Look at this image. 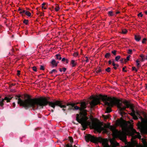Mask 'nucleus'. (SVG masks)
I'll list each match as a JSON object with an SVG mask.
<instances>
[{
  "label": "nucleus",
  "mask_w": 147,
  "mask_h": 147,
  "mask_svg": "<svg viewBox=\"0 0 147 147\" xmlns=\"http://www.w3.org/2000/svg\"><path fill=\"white\" fill-rule=\"evenodd\" d=\"M147 40V39L146 38H144L142 40V42L143 44L145 43Z\"/></svg>",
  "instance_id": "nucleus-31"
},
{
  "label": "nucleus",
  "mask_w": 147,
  "mask_h": 147,
  "mask_svg": "<svg viewBox=\"0 0 147 147\" xmlns=\"http://www.w3.org/2000/svg\"><path fill=\"white\" fill-rule=\"evenodd\" d=\"M21 96H16L14 98L17 100L18 103L20 106H22L25 109L27 110L32 108L33 110L40 109L43 108L44 106L49 105V106L55 109V106L59 107L61 108H65L68 106V110H74V103H66L62 101L56 100L53 102L49 101L45 98H31L29 97L24 100L20 98Z\"/></svg>",
  "instance_id": "nucleus-1"
},
{
  "label": "nucleus",
  "mask_w": 147,
  "mask_h": 147,
  "mask_svg": "<svg viewBox=\"0 0 147 147\" xmlns=\"http://www.w3.org/2000/svg\"><path fill=\"white\" fill-rule=\"evenodd\" d=\"M25 14L27 16L30 17L31 15V13L28 11H26Z\"/></svg>",
  "instance_id": "nucleus-25"
},
{
  "label": "nucleus",
  "mask_w": 147,
  "mask_h": 147,
  "mask_svg": "<svg viewBox=\"0 0 147 147\" xmlns=\"http://www.w3.org/2000/svg\"><path fill=\"white\" fill-rule=\"evenodd\" d=\"M79 103H78V104ZM80 107L74 106V110H79L80 114H76V120L78 122L81 124L83 129L82 130H85L87 128L88 126H91L92 128L100 132L104 129L103 127L101 125V123L99 121H93L92 123L87 121L88 119L87 116V111L85 109L86 108V103L85 102H81L80 103Z\"/></svg>",
  "instance_id": "nucleus-2"
},
{
  "label": "nucleus",
  "mask_w": 147,
  "mask_h": 147,
  "mask_svg": "<svg viewBox=\"0 0 147 147\" xmlns=\"http://www.w3.org/2000/svg\"><path fill=\"white\" fill-rule=\"evenodd\" d=\"M100 99L98 98H94L91 102H90V108H92L96 105L100 103Z\"/></svg>",
  "instance_id": "nucleus-10"
},
{
  "label": "nucleus",
  "mask_w": 147,
  "mask_h": 147,
  "mask_svg": "<svg viewBox=\"0 0 147 147\" xmlns=\"http://www.w3.org/2000/svg\"><path fill=\"white\" fill-rule=\"evenodd\" d=\"M66 59L65 58H62V59L61 60V61L62 62H64V61H65Z\"/></svg>",
  "instance_id": "nucleus-51"
},
{
  "label": "nucleus",
  "mask_w": 147,
  "mask_h": 147,
  "mask_svg": "<svg viewBox=\"0 0 147 147\" xmlns=\"http://www.w3.org/2000/svg\"><path fill=\"white\" fill-rule=\"evenodd\" d=\"M20 71L19 70H18L17 71V75L18 76H19L20 74Z\"/></svg>",
  "instance_id": "nucleus-50"
},
{
  "label": "nucleus",
  "mask_w": 147,
  "mask_h": 147,
  "mask_svg": "<svg viewBox=\"0 0 147 147\" xmlns=\"http://www.w3.org/2000/svg\"><path fill=\"white\" fill-rule=\"evenodd\" d=\"M33 70L34 71H37L36 67L35 66H34L32 67Z\"/></svg>",
  "instance_id": "nucleus-43"
},
{
  "label": "nucleus",
  "mask_w": 147,
  "mask_h": 147,
  "mask_svg": "<svg viewBox=\"0 0 147 147\" xmlns=\"http://www.w3.org/2000/svg\"><path fill=\"white\" fill-rule=\"evenodd\" d=\"M112 61H111V60H109V61H108V63H109V65H111V63H112Z\"/></svg>",
  "instance_id": "nucleus-54"
},
{
  "label": "nucleus",
  "mask_w": 147,
  "mask_h": 147,
  "mask_svg": "<svg viewBox=\"0 0 147 147\" xmlns=\"http://www.w3.org/2000/svg\"><path fill=\"white\" fill-rule=\"evenodd\" d=\"M131 116H132L133 118V119L135 120H137L138 119V117L135 114H134L132 113H129Z\"/></svg>",
  "instance_id": "nucleus-17"
},
{
  "label": "nucleus",
  "mask_w": 147,
  "mask_h": 147,
  "mask_svg": "<svg viewBox=\"0 0 147 147\" xmlns=\"http://www.w3.org/2000/svg\"><path fill=\"white\" fill-rule=\"evenodd\" d=\"M71 64L72 65V67H74L77 65V63L75 62L74 60H71Z\"/></svg>",
  "instance_id": "nucleus-19"
},
{
  "label": "nucleus",
  "mask_w": 147,
  "mask_h": 147,
  "mask_svg": "<svg viewBox=\"0 0 147 147\" xmlns=\"http://www.w3.org/2000/svg\"><path fill=\"white\" fill-rule=\"evenodd\" d=\"M107 97V98H114V97H108L107 95H100V98L102 100V101L104 103L105 105L107 106L108 107L107 108L105 112L107 113H109L111 111V107H113V106H109L107 105L106 104V102L105 101H103V98H106V97Z\"/></svg>",
  "instance_id": "nucleus-9"
},
{
  "label": "nucleus",
  "mask_w": 147,
  "mask_h": 147,
  "mask_svg": "<svg viewBox=\"0 0 147 147\" xmlns=\"http://www.w3.org/2000/svg\"><path fill=\"white\" fill-rule=\"evenodd\" d=\"M22 9H21L20 7L19 8V9H18V11H22Z\"/></svg>",
  "instance_id": "nucleus-61"
},
{
  "label": "nucleus",
  "mask_w": 147,
  "mask_h": 147,
  "mask_svg": "<svg viewBox=\"0 0 147 147\" xmlns=\"http://www.w3.org/2000/svg\"><path fill=\"white\" fill-rule=\"evenodd\" d=\"M86 140L87 142L90 141L91 142H98L102 143L103 147H110L109 144L107 142L106 140L101 137L97 138L90 134H88L85 136Z\"/></svg>",
  "instance_id": "nucleus-4"
},
{
  "label": "nucleus",
  "mask_w": 147,
  "mask_h": 147,
  "mask_svg": "<svg viewBox=\"0 0 147 147\" xmlns=\"http://www.w3.org/2000/svg\"><path fill=\"white\" fill-rule=\"evenodd\" d=\"M56 7L55 8V10L56 11H59V7L58 5L57 4L56 5Z\"/></svg>",
  "instance_id": "nucleus-27"
},
{
  "label": "nucleus",
  "mask_w": 147,
  "mask_h": 147,
  "mask_svg": "<svg viewBox=\"0 0 147 147\" xmlns=\"http://www.w3.org/2000/svg\"><path fill=\"white\" fill-rule=\"evenodd\" d=\"M28 20H24L23 21V23L25 24L26 25H27L28 23Z\"/></svg>",
  "instance_id": "nucleus-33"
},
{
  "label": "nucleus",
  "mask_w": 147,
  "mask_h": 147,
  "mask_svg": "<svg viewBox=\"0 0 147 147\" xmlns=\"http://www.w3.org/2000/svg\"><path fill=\"white\" fill-rule=\"evenodd\" d=\"M121 56L119 55L117 56L116 57L115 59V60L116 61H118L120 59Z\"/></svg>",
  "instance_id": "nucleus-26"
},
{
  "label": "nucleus",
  "mask_w": 147,
  "mask_h": 147,
  "mask_svg": "<svg viewBox=\"0 0 147 147\" xmlns=\"http://www.w3.org/2000/svg\"><path fill=\"white\" fill-rule=\"evenodd\" d=\"M124 105L123 107L122 108H121V110H125L126 108H129L131 110L134 109V106L133 105L130 104V103L127 101L125 100L123 101H121Z\"/></svg>",
  "instance_id": "nucleus-6"
},
{
  "label": "nucleus",
  "mask_w": 147,
  "mask_h": 147,
  "mask_svg": "<svg viewBox=\"0 0 147 147\" xmlns=\"http://www.w3.org/2000/svg\"><path fill=\"white\" fill-rule=\"evenodd\" d=\"M50 63L51 64V66L52 68L57 66L56 61L55 59H53L50 62Z\"/></svg>",
  "instance_id": "nucleus-15"
},
{
  "label": "nucleus",
  "mask_w": 147,
  "mask_h": 147,
  "mask_svg": "<svg viewBox=\"0 0 147 147\" xmlns=\"http://www.w3.org/2000/svg\"><path fill=\"white\" fill-rule=\"evenodd\" d=\"M111 56L110 53H106L105 57V58H109Z\"/></svg>",
  "instance_id": "nucleus-22"
},
{
  "label": "nucleus",
  "mask_w": 147,
  "mask_h": 147,
  "mask_svg": "<svg viewBox=\"0 0 147 147\" xmlns=\"http://www.w3.org/2000/svg\"><path fill=\"white\" fill-rule=\"evenodd\" d=\"M85 58L86 59L85 60L86 62V63L88 62L89 61L88 57H86Z\"/></svg>",
  "instance_id": "nucleus-49"
},
{
  "label": "nucleus",
  "mask_w": 147,
  "mask_h": 147,
  "mask_svg": "<svg viewBox=\"0 0 147 147\" xmlns=\"http://www.w3.org/2000/svg\"><path fill=\"white\" fill-rule=\"evenodd\" d=\"M139 65H140V63H137V64H136V66L137 67H138L139 66Z\"/></svg>",
  "instance_id": "nucleus-62"
},
{
  "label": "nucleus",
  "mask_w": 147,
  "mask_h": 147,
  "mask_svg": "<svg viewBox=\"0 0 147 147\" xmlns=\"http://www.w3.org/2000/svg\"><path fill=\"white\" fill-rule=\"evenodd\" d=\"M109 128L112 131L113 136L118 137L122 141H124L125 140L126 136L123 132L121 131H118L115 127L111 126H109Z\"/></svg>",
  "instance_id": "nucleus-5"
},
{
  "label": "nucleus",
  "mask_w": 147,
  "mask_h": 147,
  "mask_svg": "<svg viewBox=\"0 0 147 147\" xmlns=\"http://www.w3.org/2000/svg\"><path fill=\"white\" fill-rule=\"evenodd\" d=\"M122 33L123 34H126L127 32V31L126 29H123L122 30Z\"/></svg>",
  "instance_id": "nucleus-29"
},
{
  "label": "nucleus",
  "mask_w": 147,
  "mask_h": 147,
  "mask_svg": "<svg viewBox=\"0 0 147 147\" xmlns=\"http://www.w3.org/2000/svg\"><path fill=\"white\" fill-rule=\"evenodd\" d=\"M138 16H140L141 17H142L143 16V14H142V13L141 12L140 13H139L138 14Z\"/></svg>",
  "instance_id": "nucleus-46"
},
{
  "label": "nucleus",
  "mask_w": 147,
  "mask_h": 147,
  "mask_svg": "<svg viewBox=\"0 0 147 147\" xmlns=\"http://www.w3.org/2000/svg\"><path fill=\"white\" fill-rule=\"evenodd\" d=\"M66 68L65 67H63L62 68H59V70L61 72H62L63 71L64 72H65L66 70Z\"/></svg>",
  "instance_id": "nucleus-23"
},
{
  "label": "nucleus",
  "mask_w": 147,
  "mask_h": 147,
  "mask_svg": "<svg viewBox=\"0 0 147 147\" xmlns=\"http://www.w3.org/2000/svg\"><path fill=\"white\" fill-rule=\"evenodd\" d=\"M40 16H43L44 15V13H42L41 12L40 13Z\"/></svg>",
  "instance_id": "nucleus-53"
},
{
  "label": "nucleus",
  "mask_w": 147,
  "mask_h": 147,
  "mask_svg": "<svg viewBox=\"0 0 147 147\" xmlns=\"http://www.w3.org/2000/svg\"><path fill=\"white\" fill-rule=\"evenodd\" d=\"M56 57V59L58 60H61L62 58L61 57V55L59 54H57L55 55Z\"/></svg>",
  "instance_id": "nucleus-21"
},
{
  "label": "nucleus",
  "mask_w": 147,
  "mask_h": 147,
  "mask_svg": "<svg viewBox=\"0 0 147 147\" xmlns=\"http://www.w3.org/2000/svg\"><path fill=\"white\" fill-rule=\"evenodd\" d=\"M117 51L114 50L111 51L112 53L114 55H116Z\"/></svg>",
  "instance_id": "nucleus-35"
},
{
  "label": "nucleus",
  "mask_w": 147,
  "mask_h": 147,
  "mask_svg": "<svg viewBox=\"0 0 147 147\" xmlns=\"http://www.w3.org/2000/svg\"><path fill=\"white\" fill-rule=\"evenodd\" d=\"M115 69H116L117 68V67L116 66H114V67H113Z\"/></svg>",
  "instance_id": "nucleus-60"
},
{
  "label": "nucleus",
  "mask_w": 147,
  "mask_h": 147,
  "mask_svg": "<svg viewBox=\"0 0 147 147\" xmlns=\"http://www.w3.org/2000/svg\"><path fill=\"white\" fill-rule=\"evenodd\" d=\"M103 101L106 102L107 105L109 106H113L116 105L119 109V113L122 116L124 115L125 116L126 113L123 111L126 110H121V108H122L123 107V104L122 102H121V100L116 98H103Z\"/></svg>",
  "instance_id": "nucleus-3"
},
{
  "label": "nucleus",
  "mask_w": 147,
  "mask_h": 147,
  "mask_svg": "<svg viewBox=\"0 0 147 147\" xmlns=\"http://www.w3.org/2000/svg\"><path fill=\"white\" fill-rule=\"evenodd\" d=\"M111 68L110 67H108L105 69V71L108 72H109L111 71Z\"/></svg>",
  "instance_id": "nucleus-32"
},
{
  "label": "nucleus",
  "mask_w": 147,
  "mask_h": 147,
  "mask_svg": "<svg viewBox=\"0 0 147 147\" xmlns=\"http://www.w3.org/2000/svg\"><path fill=\"white\" fill-rule=\"evenodd\" d=\"M132 131L134 133L136 134H137V135H136L135 137L134 138H139L141 137V136L140 134L138 132H137L135 129H132Z\"/></svg>",
  "instance_id": "nucleus-16"
},
{
  "label": "nucleus",
  "mask_w": 147,
  "mask_h": 147,
  "mask_svg": "<svg viewBox=\"0 0 147 147\" xmlns=\"http://www.w3.org/2000/svg\"><path fill=\"white\" fill-rule=\"evenodd\" d=\"M140 113V112L137 111H136V116L137 115V116L138 117V119H140L141 121H144V119L141 116Z\"/></svg>",
  "instance_id": "nucleus-14"
},
{
  "label": "nucleus",
  "mask_w": 147,
  "mask_h": 147,
  "mask_svg": "<svg viewBox=\"0 0 147 147\" xmlns=\"http://www.w3.org/2000/svg\"><path fill=\"white\" fill-rule=\"evenodd\" d=\"M57 71L55 69H53L51 71L49 72V74H52L53 73H57Z\"/></svg>",
  "instance_id": "nucleus-28"
},
{
  "label": "nucleus",
  "mask_w": 147,
  "mask_h": 147,
  "mask_svg": "<svg viewBox=\"0 0 147 147\" xmlns=\"http://www.w3.org/2000/svg\"><path fill=\"white\" fill-rule=\"evenodd\" d=\"M101 71V70L100 69H98V70H96V73L97 74H98V73H99Z\"/></svg>",
  "instance_id": "nucleus-36"
},
{
  "label": "nucleus",
  "mask_w": 147,
  "mask_h": 147,
  "mask_svg": "<svg viewBox=\"0 0 147 147\" xmlns=\"http://www.w3.org/2000/svg\"><path fill=\"white\" fill-rule=\"evenodd\" d=\"M112 65L113 66H115L116 65V64L114 62V61L113 59H112Z\"/></svg>",
  "instance_id": "nucleus-45"
},
{
  "label": "nucleus",
  "mask_w": 147,
  "mask_h": 147,
  "mask_svg": "<svg viewBox=\"0 0 147 147\" xmlns=\"http://www.w3.org/2000/svg\"><path fill=\"white\" fill-rule=\"evenodd\" d=\"M13 98V96L12 95H9L5 97L4 99H1V97L0 98V106L2 107V109H3V105H4L3 102L4 100H7V102H9L10 101V100L12 98Z\"/></svg>",
  "instance_id": "nucleus-8"
},
{
  "label": "nucleus",
  "mask_w": 147,
  "mask_h": 147,
  "mask_svg": "<svg viewBox=\"0 0 147 147\" xmlns=\"http://www.w3.org/2000/svg\"><path fill=\"white\" fill-rule=\"evenodd\" d=\"M69 138L70 142L71 143H73V140L72 137L71 136H69Z\"/></svg>",
  "instance_id": "nucleus-30"
},
{
  "label": "nucleus",
  "mask_w": 147,
  "mask_h": 147,
  "mask_svg": "<svg viewBox=\"0 0 147 147\" xmlns=\"http://www.w3.org/2000/svg\"><path fill=\"white\" fill-rule=\"evenodd\" d=\"M141 132L144 134H147V126L142 127L140 129Z\"/></svg>",
  "instance_id": "nucleus-13"
},
{
  "label": "nucleus",
  "mask_w": 147,
  "mask_h": 147,
  "mask_svg": "<svg viewBox=\"0 0 147 147\" xmlns=\"http://www.w3.org/2000/svg\"><path fill=\"white\" fill-rule=\"evenodd\" d=\"M65 61H66V63H67L68 62V60L67 59H66Z\"/></svg>",
  "instance_id": "nucleus-64"
},
{
  "label": "nucleus",
  "mask_w": 147,
  "mask_h": 147,
  "mask_svg": "<svg viewBox=\"0 0 147 147\" xmlns=\"http://www.w3.org/2000/svg\"><path fill=\"white\" fill-rule=\"evenodd\" d=\"M103 116L105 119H108L109 118V116L108 115H103Z\"/></svg>",
  "instance_id": "nucleus-38"
},
{
  "label": "nucleus",
  "mask_w": 147,
  "mask_h": 147,
  "mask_svg": "<svg viewBox=\"0 0 147 147\" xmlns=\"http://www.w3.org/2000/svg\"><path fill=\"white\" fill-rule=\"evenodd\" d=\"M126 66H125V67H123V68H122V71H124L125 72H127V71L126 70H125V68H126Z\"/></svg>",
  "instance_id": "nucleus-48"
},
{
  "label": "nucleus",
  "mask_w": 147,
  "mask_h": 147,
  "mask_svg": "<svg viewBox=\"0 0 147 147\" xmlns=\"http://www.w3.org/2000/svg\"><path fill=\"white\" fill-rule=\"evenodd\" d=\"M132 111V113H133L134 114H136V111H135L134 109L131 110Z\"/></svg>",
  "instance_id": "nucleus-47"
},
{
  "label": "nucleus",
  "mask_w": 147,
  "mask_h": 147,
  "mask_svg": "<svg viewBox=\"0 0 147 147\" xmlns=\"http://www.w3.org/2000/svg\"><path fill=\"white\" fill-rule=\"evenodd\" d=\"M139 61L138 60H137L136 61V62L137 63H139Z\"/></svg>",
  "instance_id": "nucleus-63"
},
{
  "label": "nucleus",
  "mask_w": 147,
  "mask_h": 147,
  "mask_svg": "<svg viewBox=\"0 0 147 147\" xmlns=\"http://www.w3.org/2000/svg\"><path fill=\"white\" fill-rule=\"evenodd\" d=\"M140 57L141 58V61L143 62L145 60V56L141 54L140 55Z\"/></svg>",
  "instance_id": "nucleus-20"
},
{
  "label": "nucleus",
  "mask_w": 147,
  "mask_h": 147,
  "mask_svg": "<svg viewBox=\"0 0 147 147\" xmlns=\"http://www.w3.org/2000/svg\"><path fill=\"white\" fill-rule=\"evenodd\" d=\"M143 113L144 114V116L146 117V114L144 112H143Z\"/></svg>",
  "instance_id": "nucleus-59"
},
{
  "label": "nucleus",
  "mask_w": 147,
  "mask_h": 147,
  "mask_svg": "<svg viewBox=\"0 0 147 147\" xmlns=\"http://www.w3.org/2000/svg\"><path fill=\"white\" fill-rule=\"evenodd\" d=\"M136 68L135 67H132V71H134L136 69Z\"/></svg>",
  "instance_id": "nucleus-52"
},
{
  "label": "nucleus",
  "mask_w": 147,
  "mask_h": 147,
  "mask_svg": "<svg viewBox=\"0 0 147 147\" xmlns=\"http://www.w3.org/2000/svg\"><path fill=\"white\" fill-rule=\"evenodd\" d=\"M108 14L110 16H113L114 15L112 11H109L108 13Z\"/></svg>",
  "instance_id": "nucleus-24"
},
{
  "label": "nucleus",
  "mask_w": 147,
  "mask_h": 147,
  "mask_svg": "<svg viewBox=\"0 0 147 147\" xmlns=\"http://www.w3.org/2000/svg\"><path fill=\"white\" fill-rule=\"evenodd\" d=\"M117 123L118 125L120 126L122 128L123 130H125L127 127L126 125L123 123L120 120H118L117 121Z\"/></svg>",
  "instance_id": "nucleus-11"
},
{
  "label": "nucleus",
  "mask_w": 147,
  "mask_h": 147,
  "mask_svg": "<svg viewBox=\"0 0 147 147\" xmlns=\"http://www.w3.org/2000/svg\"><path fill=\"white\" fill-rule=\"evenodd\" d=\"M129 57L127 56L126 57V59H124L125 63H126V62H127V61H129Z\"/></svg>",
  "instance_id": "nucleus-39"
},
{
  "label": "nucleus",
  "mask_w": 147,
  "mask_h": 147,
  "mask_svg": "<svg viewBox=\"0 0 147 147\" xmlns=\"http://www.w3.org/2000/svg\"><path fill=\"white\" fill-rule=\"evenodd\" d=\"M19 49H16V47L13 48L11 50V52L9 53V54L11 55H14V54H17L18 53V51Z\"/></svg>",
  "instance_id": "nucleus-12"
},
{
  "label": "nucleus",
  "mask_w": 147,
  "mask_h": 147,
  "mask_svg": "<svg viewBox=\"0 0 147 147\" xmlns=\"http://www.w3.org/2000/svg\"><path fill=\"white\" fill-rule=\"evenodd\" d=\"M12 105H13V107H15V106H16V104H15V102H13V103Z\"/></svg>",
  "instance_id": "nucleus-55"
},
{
  "label": "nucleus",
  "mask_w": 147,
  "mask_h": 147,
  "mask_svg": "<svg viewBox=\"0 0 147 147\" xmlns=\"http://www.w3.org/2000/svg\"><path fill=\"white\" fill-rule=\"evenodd\" d=\"M124 59V58H121L120 60V61L121 63H125Z\"/></svg>",
  "instance_id": "nucleus-42"
},
{
  "label": "nucleus",
  "mask_w": 147,
  "mask_h": 147,
  "mask_svg": "<svg viewBox=\"0 0 147 147\" xmlns=\"http://www.w3.org/2000/svg\"><path fill=\"white\" fill-rule=\"evenodd\" d=\"M40 69L41 70H44L45 69V68L43 66L41 65L40 66Z\"/></svg>",
  "instance_id": "nucleus-37"
},
{
  "label": "nucleus",
  "mask_w": 147,
  "mask_h": 147,
  "mask_svg": "<svg viewBox=\"0 0 147 147\" xmlns=\"http://www.w3.org/2000/svg\"><path fill=\"white\" fill-rule=\"evenodd\" d=\"M22 11H20L19 13H20L21 14H22L23 13H26V10H22Z\"/></svg>",
  "instance_id": "nucleus-40"
},
{
  "label": "nucleus",
  "mask_w": 147,
  "mask_h": 147,
  "mask_svg": "<svg viewBox=\"0 0 147 147\" xmlns=\"http://www.w3.org/2000/svg\"><path fill=\"white\" fill-rule=\"evenodd\" d=\"M66 147H73L72 144L70 145L69 144H67L66 145Z\"/></svg>",
  "instance_id": "nucleus-41"
},
{
  "label": "nucleus",
  "mask_w": 147,
  "mask_h": 147,
  "mask_svg": "<svg viewBox=\"0 0 147 147\" xmlns=\"http://www.w3.org/2000/svg\"><path fill=\"white\" fill-rule=\"evenodd\" d=\"M78 55V53L77 52H75L73 54V55L74 57H77Z\"/></svg>",
  "instance_id": "nucleus-44"
},
{
  "label": "nucleus",
  "mask_w": 147,
  "mask_h": 147,
  "mask_svg": "<svg viewBox=\"0 0 147 147\" xmlns=\"http://www.w3.org/2000/svg\"><path fill=\"white\" fill-rule=\"evenodd\" d=\"M132 50L131 49H129L128 50L127 53L129 54H132Z\"/></svg>",
  "instance_id": "nucleus-34"
},
{
  "label": "nucleus",
  "mask_w": 147,
  "mask_h": 147,
  "mask_svg": "<svg viewBox=\"0 0 147 147\" xmlns=\"http://www.w3.org/2000/svg\"><path fill=\"white\" fill-rule=\"evenodd\" d=\"M115 145L117 146H119V143L116 142L115 143Z\"/></svg>",
  "instance_id": "nucleus-58"
},
{
  "label": "nucleus",
  "mask_w": 147,
  "mask_h": 147,
  "mask_svg": "<svg viewBox=\"0 0 147 147\" xmlns=\"http://www.w3.org/2000/svg\"><path fill=\"white\" fill-rule=\"evenodd\" d=\"M141 38V36L140 35H135V39L137 41H139Z\"/></svg>",
  "instance_id": "nucleus-18"
},
{
  "label": "nucleus",
  "mask_w": 147,
  "mask_h": 147,
  "mask_svg": "<svg viewBox=\"0 0 147 147\" xmlns=\"http://www.w3.org/2000/svg\"><path fill=\"white\" fill-rule=\"evenodd\" d=\"M143 143L144 145L143 147H141L138 145V143L136 141L134 140L129 146V147H147V143L144 139H142Z\"/></svg>",
  "instance_id": "nucleus-7"
},
{
  "label": "nucleus",
  "mask_w": 147,
  "mask_h": 147,
  "mask_svg": "<svg viewBox=\"0 0 147 147\" xmlns=\"http://www.w3.org/2000/svg\"><path fill=\"white\" fill-rule=\"evenodd\" d=\"M42 9H47V8L45 7H44V6H42Z\"/></svg>",
  "instance_id": "nucleus-56"
},
{
  "label": "nucleus",
  "mask_w": 147,
  "mask_h": 147,
  "mask_svg": "<svg viewBox=\"0 0 147 147\" xmlns=\"http://www.w3.org/2000/svg\"><path fill=\"white\" fill-rule=\"evenodd\" d=\"M46 4V3H43L42 5V6H44V5H45Z\"/></svg>",
  "instance_id": "nucleus-57"
}]
</instances>
